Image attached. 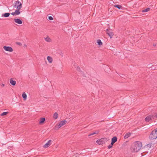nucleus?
I'll use <instances>...</instances> for the list:
<instances>
[{
  "label": "nucleus",
  "instance_id": "nucleus-1",
  "mask_svg": "<svg viewBox=\"0 0 157 157\" xmlns=\"http://www.w3.org/2000/svg\"><path fill=\"white\" fill-rule=\"evenodd\" d=\"M142 146V143L140 141L134 142L132 146L131 150L132 152H137L140 149Z\"/></svg>",
  "mask_w": 157,
  "mask_h": 157
},
{
  "label": "nucleus",
  "instance_id": "nucleus-30",
  "mask_svg": "<svg viewBox=\"0 0 157 157\" xmlns=\"http://www.w3.org/2000/svg\"><path fill=\"white\" fill-rule=\"evenodd\" d=\"M77 70L78 71H80V68L78 67H77Z\"/></svg>",
  "mask_w": 157,
  "mask_h": 157
},
{
  "label": "nucleus",
  "instance_id": "nucleus-12",
  "mask_svg": "<svg viewBox=\"0 0 157 157\" xmlns=\"http://www.w3.org/2000/svg\"><path fill=\"white\" fill-rule=\"evenodd\" d=\"M114 6L115 7L117 8L120 10H122L123 8V7L121 6L118 4H115L114 5Z\"/></svg>",
  "mask_w": 157,
  "mask_h": 157
},
{
  "label": "nucleus",
  "instance_id": "nucleus-24",
  "mask_svg": "<svg viewBox=\"0 0 157 157\" xmlns=\"http://www.w3.org/2000/svg\"><path fill=\"white\" fill-rule=\"evenodd\" d=\"M8 113H9V112H4L0 114V115L1 116H4L5 115H6Z\"/></svg>",
  "mask_w": 157,
  "mask_h": 157
},
{
  "label": "nucleus",
  "instance_id": "nucleus-16",
  "mask_svg": "<svg viewBox=\"0 0 157 157\" xmlns=\"http://www.w3.org/2000/svg\"><path fill=\"white\" fill-rule=\"evenodd\" d=\"M22 97L25 100L26 99L27 97V95L25 92H24L22 94Z\"/></svg>",
  "mask_w": 157,
  "mask_h": 157
},
{
  "label": "nucleus",
  "instance_id": "nucleus-6",
  "mask_svg": "<svg viewBox=\"0 0 157 157\" xmlns=\"http://www.w3.org/2000/svg\"><path fill=\"white\" fill-rule=\"evenodd\" d=\"M106 33L111 38L114 35V33L112 32V30L108 29H106Z\"/></svg>",
  "mask_w": 157,
  "mask_h": 157
},
{
  "label": "nucleus",
  "instance_id": "nucleus-25",
  "mask_svg": "<svg viewBox=\"0 0 157 157\" xmlns=\"http://www.w3.org/2000/svg\"><path fill=\"white\" fill-rule=\"evenodd\" d=\"M45 40L47 42H50V39L49 37H47L46 38H45Z\"/></svg>",
  "mask_w": 157,
  "mask_h": 157
},
{
  "label": "nucleus",
  "instance_id": "nucleus-5",
  "mask_svg": "<svg viewBox=\"0 0 157 157\" xmlns=\"http://www.w3.org/2000/svg\"><path fill=\"white\" fill-rule=\"evenodd\" d=\"M13 5L14 7L17 9H21L22 7V4L19 1H17Z\"/></svg>",
  "mask_w": 157,
  "mask_h": 157
},
{
  "label": "nucleus",
  "instance_id": "nucleus-7",
  "mask_svg": "<svg viewBox=\"0 0 157 157\" xmlns=\"http://www.w3.org/2000/svg\"><path fill=\"white\" fill-rule=\"evenodd\" d=\"M3 48L5 51H6L12 52L13 51V48L11 47L10 46H3Z\"/></svg>",
  "mask_w": 157,
  "mask_h": 157
},
{
  "label": "nucleus",
  "instance_id": "nucleus-3",
  "mask_svg": "<svg viewBox=\"0 0 157 157\" xmlns=\"http://www.w3.org/2000/svg\"><path fill=\"white\" fill-rule=\"evenodd\" d=\"M155 118H157V113H155L154 115H150L147 116L145 118V120L146 122H148Z\"/></svg>",
  "mask_w": 157,
  "mask_h": 157
},
{
  "label": "nucleus",
  "instance_id": "nucleus-13",
  "mask_svg": "<svg viewBox=\"0 0 157 157\" xmlns=\"http://www.w3.org/2000/svg\"><path fill=\"white\" fill-rule=\"evenodd\" d=\"M10 83L13 86H15L16 85V81L13 80L12 78H11L10 79Z\"/></svg>",
  "mask_w": 157,
  "mask_h": 157
},
{
  "label": "nucleus",
  "instance_id": "nucleus-20",
  "mask_svg": "<svg viewBox=\"0 0 157 157\" xmlns=\"http://www.w3.org/2000/svg\"><path fill=\"white\" fill-rule=\"evenodd\" d=\"M58 116V114L57 113V112L55 113L53 116V118L54 119H56L57 118Z\"/></svg>",
  "mask_w": 157,
  "mask_h": 157
},
{
  "label": "nucleus",
  "instance_id": "nucleus-8",
  "mask_svg": "<svg viewBox=\"0 0 157 157\" xmlns=\"http://www.w3.org/2000/svg\"><path fill=\"white\" fill-rule=\"evenodd\" d=\"M67 122V121L66 120H63L60 121V122L59 123V124L58 126V128H59L61 127H62Z\"/></svg>",
  "mask_w": 157,
  "mask_h": 157
},
{
  "label": "nucleus",
  "instance_id": "nucleus-26",
  "mask_svg": "<svg viewBox=\"0 0 157 157\" xmlns=\"http://www.w3.org/2000/svg\"><path fill=\"white\" fill-rule=\"evenodd\" d=\"M113 144H112V143H111V144H109L108 146V149H110L113 146Z\"/></svg>",
  "mask_w": 157,
  "mask_h": 157
},
{
  "label": "nucleus",
  "instance_id": "nucleus-28",
  "mask_svg": "<svg viewBox=\"0 0 157 157\" xmlns=\"http://www.w3.org/2000/svg\"><path fill=\"white\" fill-rule=\"evenodd\" d=\"M16 44L17 45H20V46H21L22 45L21 43L20 42H16Z\"/></svg>",
  "mask_w": 157,
  "mask_h": 157
},
{
  "label": "nucleus",
  "instance_id": "nucleus-31",
  "mask_svg": "<svg viewBox=\"0 0 157 157\" xmlns=\"http://www.w3.org/2000/svg\"><path fill=\"white\" fill-rule=\"evenodd\" d=\"M5 86V85L4 84H2V87H4Z\"/></svg>",
  "mask_w": 157,
  "mask_h": 157
},
{
  "label": "nucleus",
  "instance_id": "nucleus-4",
  "mask_svg": "<svg viewBox=\"0 0 157 157\" xmlns=\"http://www.w3.org/2000/svg\"><path fill=\"white\" fill-rule=\"evenodd\" d=\"M108 140L106 138H101L100 139L97 140L96 142L99 145L102 144H105L107 142Z\"/></svg>",
  "mask_w": 157,
  "mask_h": 157
},
{
  "label": "nucleus",
  "instance_id": "nucleus-23",
  "mask_svg": "<svg viewBox=\"0 0 157 157\" xmlns=\"http://www.w3.org/2000/svg\"><path fill=\"white\" fill-rule=\"evenodd\" d=\"M97 43L98 44V45H101L102 44V43L101 41L100 40L98 39L97 40Z\"/></svg>",
  "mask_w": 157,
  "mask_h": 157
},
{
  "label": "nucleus",
  "instance_id": "nucleus-19",
  "mask_svg": "<svg viewBox=\"0 0 157 157\" xmlns=\"http://www.w3.org/2000/svg\"><path fill=\"white\" fill-rule=\"evenodd\" d=\"M45 120V118H41L39 122V124H42L44 123Z\"/></svg>",
  "mask_w": 157,
  "mask_h": 157
},
{
  "label": "nucleus",
  "instance_id": "nucleus-2",
  "mask_svg": "<svg viewBox=\"0 0 157 157\" xmlns=\"http://www.w3.org/2000/svg\"><path fill=\"white\" fill-rule=\"evenodd\" d=\"M157 138V128L153 130L150 134L149 138L151 140L155 139Z\"/></svg>",
  "mask_w": 157,
  "mask_h": 157
},
{
  "label": "nucleus",
  "instance_id": "nucleus-32",
  "mask_svg": "<svg viewBox=\"0 0 157 157\" xmlns=\"http://www.w3.org/2000/svg\"><path fill=\"white\" fill-rule=\"evenodd\" d=\"M156 44H153V45L154 46H156Z\"/></svg>",
  "mask_w": 157,
  "mask_h": 157
},
{
  "label": "nucleus",
  "instance_id": "nucleus-11",
  "mask_svg": "<svg viewBox=\"0 0 157 157\" xmlns=\"http://www.w3.org/2000/svg\"><path fill=\"white\" fill-rule=\"evenodd\" d=\"M117 139L116 136L113 137L111 139V142L112 144H114L117 141Z\"/></svg>",
  "mask_w": 157,
  "mask_h": 157
},
{
  "label": "nucleus",
  "instance_id": "nucleus-22",
  "mask_svg": "<svg viewBox=\"0 0 157 157\" xmlns=\"http://www.w3.org/2000/svg\"><path fill=\"white\" fill-rule=\"evenodd\" d=\"M150 9L149 8H146V9L143 10L142 11V12L143 13L146 12L150 10Z\"/></svg>",
  "mask_w": 157,
  "mask_h": 157
},
{
  "label": "nucleus",
  "instance_id": "nucleus-9",
  "mask_svg": "<svg viewBox=\"0 0 157 157\" xmlns=\"http://www.w3.org/2000/svg\"><path fill=\"white\" fill-rule=\"evenodd\" d=\"M52 140H49L44 146V148H47L49 147L52 143Z\"/></svg>",
  "mask_w": 157,
  "mask_h": 157
},
{
  "label": "nucleus",
  "instance_id": "nucleus-18",
  "mask_svg": "<svg viewBox=\"0 0 157 157\" xmlns=\"http://www.w3.org/2000/svg\"><path fill=\"white\" fill-rule=\"evenodd\" d=\"M131 133L130 132H128L124 136V138L125 139H127L130 136Z\"/></svg>",
  "mask_w": 157,
  "mask_h": 157
},
{
  "label": "nucleus",
  "instance_id": "nucleus-29",
  "mask_svg": "<svg viewBox=\"0 0 157 157\" xmlns=\"http://www.w3.org/2000/svg\"><path fill=\"white\" fill-rule=\"evenodd\" d=\"M11 14H12V15H13V16H16V15L15 12H13V13H11Z\"/></svg>",
  "mask_w": 157,
  "mask_h": 157
},
{
  "label": "nucleus",
  "instance_id": "nucleus-10",
  "mask_svg": "<svg viewBox=\"0 0 157 157\" xmlns=\"http://www.w3.org/2000/svg\"><path fill=\"white\" fill-rule=\"evenodd\" d=\"M14 21L15 23L18 24H21L22 23V20L19 18L14 19Z\"/></svg>",
  "mask_w": 157,
  "mask_h": 157
},
{
  "label": "nucleus",
  "instance_id": "nucleus-21",
  "mask_svg": "<svg viewBox=\"0 0 157 157\" xmlns=\"http://www.w3.org/2000/svg\"><path fill=\"white\" fill-rule=\"evenodd\" d=\"M20 9H17L15 10V12L16 15H19L20 13V12L19 11V10Z\"/></svg>",
  "mask_w": 157,
  "mask_h": 157
},
{
  "label": "nucleus",
  "instance_id": "nucleus-17",
  "mask_svg": "<svg viewBox=\"0 0 157 157\" xmlns=\"http://www.w3.org/2000/svg\"><path fill=\"white\" fill-rule=\"evenodd\" d=\"M47 60L50 63H51L52 61V58L49 56H48L47 57Z\"/></svg>",
  "mask_w": 157,
  "mask_h": 157
},
{
  "label": "nucleus",
  "instance_id": "nucleus-27",
  "mask_svg": "<svg viewBox=\"0 0 157 157\" xmlns=\"http://www.w3.org/2000/svg\"><path fill=\"white\" fill-rule=\"evenodd\" d=\"M48 18L50 20H52L53 19V18L52 16H49L48 17Z\"/></svg>",
  "mask_w": 157,
  "mask_h": 157
},
{
  "label": "nucleus",
  "instance_id": "nucleus-15",
  "mask_svg": "<svg viewBox=\"0 0 157 157\" xmlns=\"http://www.w3.org/2000/svg\"><path fill=\"white\" fill-rule=\"evenodd\" d=\"M10 14L9 13H6L2 14V16L4 17H8L9 16Z\"/></svg>",
  "mask_w": 157,
  "mask_h": 157
},
{
  "label": "nucleus",
  "instance_id": "nucleus-14",
  "mask_svg": "<svg viewBox=\"0 0 157 157\" xmlns=\"http://www.w3.org/2000/svg\"><path fill=\"white\" fill-rule=\"evenodd\" d=\"M98 132L99 131H96L94 132L90 133L88 135V136H90L95 135H97L98 133Z\"/></svg>",
  "mask_w": 157,
  "mask_h": 157
}]
</instances>
